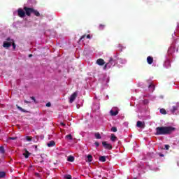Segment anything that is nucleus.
Wrapping results in <instances>:
<instances>
[{"mask_svg": "<svg viewBox=\"0 0 179 179\" xmlns=\"http://www.w3.org/2000/svg\"><path fill=\"white\" fill-rule=\"evenodd\" d=\"M109 68H111V66L110 65V64L108 63H106L105 64V66H103V69L106 70V69H109Z\"/></svg>", "mask_w": 179, "mask_h": 179, "instance_id": "obj_22", "label": "nucleus"}, {"mask_svg": "<svg viewBox=\"0 0 179 179\" xmlns=\"http://www.w3.org/2000/svg\"><path fill=\"white\" fill-rule=\"evenodd\" d=\"M134 179H137L136 178H134Z\"/></svg>", "mask_w": 179, "mask_h": 179, "instance_id": "obj_48", "label": "nucleus"}, {"mask_svg": "<svg viewBox=\"0 0 179 179\" xmlns=\"http://www.w3.org/2000/svg\"><path fill=\"white\" fill-rule=\"evenodd\" d=\"M87 38H90V35H87Z\"/></svg>", "mask_w": 179, "mask_h": 179, "instance_id": "obj_44", "label": "nucleus"}, {"mask_svg": "<svg viewBox=\"0 0 179 179\" xmlns=\"http://www.w3.org/2000/svg\"><path fill=\"white\" fill-rule=\"evenodd\" d=\"M159 112L161 114H163L164 115H166V114H167V111L164 108L160 109Z\"/></svg>", "mask_w": 179, "mask_h": 179, "instance_id": "obj_20", "label": "nucleus"}, {"mask_svg": "<svg viewBox=\"0 0 179 179\" xmlns=\"http://www.w3.org/2000/svg\"><path fill=\"white\" fill-rule=\"evenodd\" d=\"M35 148L37 149V145L35 146Z\"/></svg>", "mask_w": 179, "mask_h": 179, "instance_id": "obj_46", "label": "nucleus"}, {"mask_svg": "<svg viewBox=\"0 0 179 179\" xmlns=\"http://www.w3.org/2000/svg\"><path fill=\"white\" fill-rule=\"evenodd\" d=\"M48 148H52V146H55V142L54 141H51L48 143Z\"/></svg>", "mask_w": 179, "mask_h": 179, "instance_id": "obj_14", "label": "nucleus"}, {"mask_svg": "<svg viewBox=\"0 0 179 179\" xmlns=\"http://www.w3.org/2000/svg\"><path fill=\"white\" fill-rule=\"evenodd\" d=\"M110 141H112V142H115V141H117V136L114 134H111Z\"/></svg>", "mask_w": 179, "mask_h": 179, "instance_id": "obj_18", "label": "nucleus"}, {"mask_svg": "<svg viewBox=\"0 0 179 179\" xmlns=\"http://www.w3.org/2000/svg\"><path fill=\"white\" fill-rule=\"evenodd\" d=\"M95 138L96 139H101V136H100V133H96Z\"/></svg>", "mask_w": 179, "mask_h": 179, "instance_id": "obj_26", "label": "nucleus"}, {"mask_svg": "<svg viewBox=\"0 0 179 179\" xmlns=\"http://www.w3.org/2000/svg\"><path fill=\"white\" fill-rule=\"evenodd\" d=\"M31 99L34 101V103H35V104H37V101L36 100V98L34 96H31Z\"/></svg>", "mask_w": 179, "mask_h": 179, "instance_id": "obj_30", "label": "nucleus"}, {"mask_svg": "<svg viewBox=\"0 0 179 179\" xmlns=\"http://www.w3.org/2000/svg\"><path fill=\"white\" fill-rule=\"evenodd\" d=\"M165 149L166 150H169V149H170V145H165Z\"/></svg>", "mask_w": 179, "mask_h": 179, "instance_id": "obj_37", "label": "nucleus"}, {"mask_svg": "<svg viewBox=\"0 0 179 179\" xmlns=\"http://www.w3.org/2000/svg\"><path fill=\"white\" fill-rule=\"evenodd\" d=\"M23 156H24L25 159H28L29 156H30V152L26 150L25 152L23 153Z\"/></svg>", "mask_w": 179, "mask_h": 179, "instance_id": "obj_16", "label": "nucleus"}, {"mask_svg": "<svg viewBox=\"0 0 179 179\" xmlns=\"http://www.w3.org/2000/svg\"><path fill=\"white\" fill-rule=\"evenodd\" d=\"M11 44L13 45V50H16V44H15V41L12 42Z\"/></svg>", "mask_w": 179, "mask_h": 179, "instance_id": "obj_34", "label": "nucleus"}, {"mask_svg": "<svg viewBox=\"0 0 179 179\" xmlns=\"http://www.w3.org/2000/svg\"><path fill=\"white\" fill-rule=\"evenodd\" d=\"M102 145L104 149H108V150H111V149H113V145L110 143H108L107 141H103Z\"/></svg>", "mask_w": 179, "mask_h": 179, "instance_id": "obj_4", "label": "nucleus"}, {"mask_svg": "<svg viewBox=\"0 0 179 179\" xmlns=\"http://www.w3.org/2000/svg\"><path fill=\"white\" fill-rule=\"evenodd\" d=\"M110 130L112 131V132H117V127H113L111 128Z\"/></svg>", "mask_w": 179, "mask_h": 179, "instance_id": "obj_31", "label": "nucleus"}, {"mask_svg": "<svg viewBox=\"0 0 179 179\" xmlns=\"http://www.w3.org/2000/svg\"><path fill=\"white\" fill-rule=\"evenodd\" d=\"M87 157V160H86V162H88V163H90L93 161V156H92V155H88Z\"/></svg>", "mask_w": 179, "mask_h": 179, "instance_id": "obj_13", "label": "nucleus"}, {"mask_svg": "<svg viewBox=\"0 0 179 179\" xmlns=\"http://www.w3.org/2000/svg\"><path fill=\"white\" fill-rule=\"evenodd\" d=\"M51 106V103L50 102H48L46 103V107H50Z\"/></svg>", "mask_w": 179, "mask_h": 179, "instance_id": "obj_40", "label": "nucleus"}, {"mask_svg": "<svg viewBox=\"0 0 179 179\" xmlns=\"http://www.w3.org/2000/svg\"><path fill=\"white\" fill-rule=\"evenodd\" d=\"M159 156H160V157H164V155H163V154H159Z\"/></svg>", "mask_w": 179, "mask_h": 179, "instance_id": "obj_43", "label": "nucleus"}, {"mask_svg": "<svg viewBox=\"0 0 179 179\" xmlns=\"http://www.w3.org/2000/svg\"><path fill=\"white\" fill-rule=\"evenodd\" d=\"M31 3H36V0H29Z\"/></svg>", "mask_w": 179, "mask_h": 179, "instance_id": "obj_39", "label": "nucleus"}, {"mask_svg": "<svg viewBox=\"0 0 179 179\" xmlns=\"http://www.w3.org/2000/svg\"><path fill=\"white\" fill-rule=\"evenodd\" d=\"M108 64H109V65L110 66V68H111V66H115V65H117V64H118V62H117V60L115 59L110 57Z\"/></svg>", "mask_w": 179, "mask_h": 179, "instance_id": "obj_5", "label": "nucleus"}, {"mask_svg": "<svg viewBox=\"0 0 179 179\" xmlns=\"http://www.w3.org/2000/svg\"><path fill=\"white\" fill-rule=\"evenodd\" d=\"M29 57H33V55H29Z\"/></svg>", "mask_w": 179, "mask_h": 179, "instance_id": "obj_45", "label": "nucleus"}, {"mask_svg": "<svg viewBox=\"0 0 179 179\" xmlns=\"http://www.w3.org/2000/svg\"><path fill=\"white\" fill-rule=\"evenodd\" d=\"M24 102L26 103L27 104H30V101L27 100H24Z\"/></svg>", "mask_w": 179, "mask_h": 179, "instance_id": "obj_41", "label": "nucleus"}, {"mask_svg": "<svg viewBox=\"0 0 179 179\" xmlns=\"http://www.w3.org/2000/svg\"><path fill=\"white\" fill-rule=\"evenodd\" d=\"M97 65H99V66H103L106 64V62H104V59H98L96 60Z\"/></svg>", "mask_w": 179, "mask_h": 179, "instance_id": "obj_7", "label": "nucleus"}, {"mask_svg": "<svg viewBox=\"0 0 179 179\" xmlns=\"http://www.w3.org/2000/svg\"><path fill=\"white\" fill-rule=\"evenodd\" d=\"M25 11V12H24ZM18 16L20 17H24V16H31V13L36 16V17H40L41 16L40 15V12L38 10L34 9V8L24 7V10L22 8H19L17 10Z\"/></svg>", "mask_w": 179, "mask_h": 179, "instance_id": "obj_1", "label": "nucleus"}, {"mask_svg": "<svg viewBox=\"0 0 179 179\" xmlns=\"http://www.w3.org/2000/svg\"><path fill=\"white\" fill-rule=\"evenodd\" d=\"M150 90H151L152 92H154L155 91V85L153 84H150L149 86H148Z\"/></svg>", "mask_w": 179, "mask_h": 179, "instance_id": "obj_23", "label": "nucleus"}, {"mask_svg": "<svg viewBox=\"0 0 179 179\" xmlns=\"http://www.w3.org/2000/svg\"><path fill=\"white\" fill-rule=\"evenodd\" d=\"M26 139H27V141L28 142H31V137H30V136H27V137H26Z\"/></svg>", "mask_w": 179, "mask_h": 179, "instance_id": "obj_35", "label": "nucleus"}, {"mask_svg": "<svg viewBox=\"0 0 179 179\" xmlns=\"http://www.w3.org/2000/svg\"><path fill=\"white\" fill-rule=\"evenodd\" d=\"M86 37V35H83L80 37L79 41H82V40H83V38H85Z\"/></svg>", "mask_w": 179, "mask_h": 179, "instance_id": "obj_38", "label": "nucleus"}, {"mask_svg": "<svg viewBox=\"0 0 179 179\" xmlns=\"http://www.w3.org/2000/svg\"><path fill=\"white\" fill-rule=\"evenodd\" d=\"M43 161H41V163H43Z\"/></svg>", "mask_w": 179, "mask_h": 179, "instance_id": "obj_47", "label": "nucleus"}, {"mask_svg": "<svg viewBox=\"0 0 179 179\" xmlns=\"http://www.w3.org/2000/svg\"><path fill=\"white\" fill-rule=\"evenodd\" d=\"M60 125H62V127H65V123L61 122V123H60Z\"/></svg>", "mask_w": 179, "mask_h": 179, "instance_id": "obj_42", "label": "nucleus"}, {"mask_svg": "<svg viewBox=\"0 0 179 179\" xmlns=\"http://www.w3.org/2000/svg\"><path fill=\"white\" fill-rule=\"evenodd\" d=\"M179 110V103H173L170 106V112L171 114H176V111H178Z\"/></svg>", "mask_w": 179, "mask_h": 179, "instance_id": "obj_3", "label": "nucleus"}, {"mask_svg": "<svg viewBox=\"0 0 179 179\" xmlns=\"http://www.w3.org/2000/svg\"><path fill=\"white\" fill-rule=\"evenodd\" d=\"M16 107H17V110H20V111H22V113H29V111L24 110V108L19 106L18 105H16Z\"/></svg>", "mask_w": 179, "mask_h": 179, "instance_id": "obj_11", "label": "nucleus"}, {"mask_svg": "<svg viewBox=\"0 0 179 179\" xmlns=\"http://www.w3.org/2000/svg\"><path fill=\"white\" fill-rule=\"evenodd\" d=\"M64 178L66 179H72V176L71 175H65Z\"/></svg>", "mask_w": 179, "mask_h": 179, "instance_id": "obj_28", "label": "nucleus"}, {"mask_svg": "<svg viewBox=\"0 0 179 179\" xmlns=\"http://www.w3.org/2000/svg\"><path fill=\"white\" fill-rule=\"evenodd\" d=\"M106 27L105 24H100L99 25V30H103Z\"/></svg>", "mask_w": 179, "mask_h": 179, "instance_id": "obj_29", "label": "nucleus"}, {"mask_svg": "<svg viewBox=\"0 0 179 179\" xmlns=\"http://www.w3.org/2000/svg\"><path fill=\"white\" fill-rule=\"evenodd\" d=\"M35 176L37 177L38 178H41V175H40V173L36 172L35 173Z\"/></svg>", "mask_w": 179, "mask_h": 179, "instance_id": "obj_33", "label": "nucleus"}, {"mask_svg": "<svg viewBox=\"0 0 179 179\" xmlns=\"http://www.w3.org/2000/svg\"><path fill=\"white\" fill-rule=\"evenodd\" d=\"M6 173L5 171H0V178H5Z\"/></svg>", "mask_w": 179, "mask_h": 179, "instance_id": "obj_17", "label": "nucleus"}, {"mask_svg": "<svg viewBox=\"0 0 179 179\" xmlns=\"http://www.w3.org/2000/svg\"><path fill=\"white\" fill-rule=\"evenodd\" d=\"M67 160L68 162H71L72 163L73 162H75V157L70 155L69 156Z\"/></svg>", "mask_w": 179, "mask_h": 179, "instance_id": "obj_15", "label": "nucleus"}, {"mask_svg": "<svg viewBox=\"0 0 179 179\" xmlns=\"http://www.w3.org/2000/svg\"><path fill=\"white\" fill-rule=\"evenodd\" d=\"M155 135H170L176 131V127H158L155 129Z\"/></svg>", "mask_w": 179, "mask_h": 179, "instance_id": "obj_2", "label": "nucleus"}, {"mask_svg": "<svg viewBox=\"0 0 179 179\" xmlns=\"http://www.w3.org/2000/svg\"><path fill=\"white\" fill-rule=\"evenodd\" d=\"M0 153L5 155V148L3 146H0Z\"/></svg>", "mask_w": 179, "mask_h": 179, "instance_id": "obj_21", "label": "nucleus"}, {"mask_svg": "<svg viewBox=\"0 0 179 179\" xmlns=\"http://www.w3.org/2000/svg\"><path fill=\"white\" fill-rule=\"evenodd\" d=\"M6 41H8V43H10V44H12V43H13L15 41L13 39H10V37H8L6 38Z\"/></svg>", "mask_w": 179, "mask_h": 179, "instance_id": "obj_27", "label": "nucleus"}, {"mask_svg": "<svg viewBox=\"0 0 179 179\" xmlns=\"http://www.w3.org/2000/svg\"><path fill=\"white\" fill-rule=\"evenodd\" d=\"M76 97H78V92L73 93L70 96L69 103H72L73 101H75Z\"/></svg>", "mask_w": 179, "mask_h": 179, "instance_id": "obj_6", "label": "nucleus"}, {"mask_svg": "<svg viewBox=\"0 0 179 179\" xmlns=\"http://www.w3.org/2000/svg\"><path fill=\"white\" fill-rule=\"evenodd\" d=\"M94 145H95V146H96V148H99V146H100V143L99 142H97V141H96L94 143Z\"/></svg>", "mask_w": 179, "mask_h": 179, "instance_id": "obj_36", "label": "nucleus"}, {"mask_svg": "<svg viewBox=\"0 0 179 179\" xmlns=\"http://www.w3.org/2000/svg\"><path fill=\"white\" fill-rule=\"evenodd\" d=\"M118 115V110H110V115H112L113 117H115V115Z\"/></svg>", "mask_w": 179, "mask_h": 179, "instance_id": "obj_12", "label": "nucleus"}, {"mask_svg": "<svg viewBox=\"0 0 179 179\" xmlns=\"http://www.w3.org/2000/svg\"><path fill=\"white\" fill-rule=\"evenodd\" d=\"M8 139L10 141H16V139H17V137H9Z\"/></svg>", "mask_w": 179, "mask_h": 179, "instance_id": "obj_32", "label": "nucleus"}, {"mask_svg": "<svg viewBox=\"0 0 179 179\" xmlns=\"http://www.w3.org/2000/svg\"><path fill=\"white\" fill-rule=\"evenodd\" d=\"M12 43L9 42L4 41L3 43V47H4V48H9V47H10Z\"/></svg>", "mask_w": 179, "mask_h": 179, "instance_id": "obj_10", "label": "nucleus"}, {"mask_svg": "<svg viewBox=\"0 0 179 179\" xmlns=\"http://www.w3.org/2000/svg\"><path fill=\"white\" fill-rule=\"evenodd\" d=\"M147 62L148 65H152L153 64V57L152 56H148L147 57Z\"/></svg>", "mask_w": 179, "mask_h": 179, "instance_id": "obj_9", "label": "nucleus"}, {"mask_svg": "<svg viewBox=\"0 0 179 179\" xmlns=\"http://www.w3.org/2000/svg\"><path fill=\"white\" fill-rule=\"evenodd\" d=\"M136 127H138V128H145V122L137 121Z\"/></svg>", "mask_w": 179, "mask_h": 179, "instance_id": "obj_8", "label": "nucleus"}, {"mask_svg": "<svg viewBox=\"0 0 179 179\" xmlns=\"http://www.w3.org/2000/svg\"><path fill=\"white\" fill-rule=\"evenodd\" d=\"M99 161L103 162H106V156L99 157Z\"/></svg>", "mask_w": 179, "mask_h": 179, "instance_id": "obj_25", "label": "nucleus"}, {"mask_svg": "<svg viewBox=\"0 0 179 179\" xmlns=\"http://www.w3.org/2000/svg\"><path fill=\"white\" fill-rule=\"evenodd\" d=\"M66 139H69V141H72V134H68L65 136Z\"/></svg>", "mask_w": 179, "mask_h": 179, "instance_id": "obj_24", "label": "nucleus"}, {"mask_svg": "<svg viewBox=\"0 0 179 179\" xmlns=\"http://www.w3.org/2000/svg\"><path fill=\"white\" fill-rule=\"evenodd\" d=\"M165 66L166 68H170V66H171V63L170 62V60H167L166 62H165Z\"/></svg>", "mask_w": 179, "mask_h": 179, "instance_id": "obj_19", "label": "nucleus"}]
</instances>
